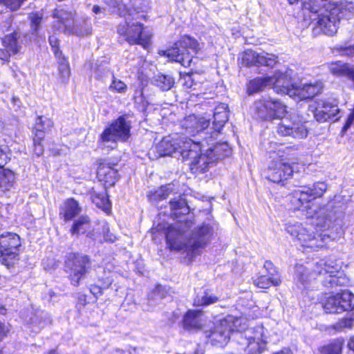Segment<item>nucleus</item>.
Listing matches in <instances>:
<instances>
[{
	"label": "nucleus",
	"instance_id": "13d9d810",
	"mask_svg": "<svg viewBox=\"0 0 354 354\" xmlns=\"http://www.w3.org/2000/svg\"><path fill=\"white\" fill-rule=\"evenodd\" d=\"M263 267L268 271V274L272 276H279L276 268L270 261H265Z\"/></svg>",
	"mask_w": 354,
	"mask_h": 354
},
{
	"label": "nucleus",
	"instance_id": "f8f14e48",
	"mask_svg": "<svg viewBox=\"0 0 354 354\" xmlns=\"http://www.w3.org/2000/svg\"><path fill=\"white\" fill-rule=\"evenodd\" d=\"M118 165V161H113L107 158H97L95 160L93 166L95 170V178L105 188L114 186L119 179Z\"/></svg>",
	"mask_w": 354,
	"mask_h": 354
},
{
	"label": "nucleus",
	"instance_id": "338daca9",
	"mask_svg": "<svg viewBox=\"0 0 354 354\" xmlns=\"http://www.w3.org/2000/svg\"><path fill=\"white\" fill-rule=\"evenodd\" d=\"M100 10H101V8L100 7L98 6V5H95L93 7V12L95 13V14H98L100 12Z\"/></svg>",
	"mask_w": 354,
	"mask_h": 354
},
{
	"label": "nucleus",
	"instance_id": "5701e85b",
	"mask_svg": "<svg viewBox=\"0 0 354 354\" xmlns=\"http://www.w3.org/2000/svg\"><path fill=\"white\" fill-rule=\"evenodd\" d=\"M291 96L299 100H311L316 96L321 95L324 88V82L321 80H316L314 82L306 83L302 85L295 84Z\"/></svg>",
	"mask_w": 354,
	"mask_h": 354
},
{
	"label": "nucleus",
	"instance_id": "c756f323",
	"mask_svg": "<svg viewBox=\"0 0 354 354\" xmlns=\"http://www.w3.org/2000/svg\"><path fill=\"white\" fill-rule=\"evenodd\" d=\"M172 192L170 184H165L148 191L147 198L151 203H157L167 199Z\"/></svg>",
	"mask_w": 354,
	"mask_h": 354
},
{
	"label": "nucleus",
	"instance_id": "ddd939ff",
	"mask_svg": "<svg viewBox=\"0 0 354 354\" xmlns=\"http://www.w3.org/2000/svg\"><path fill=\"white\" fill-rule=\"evenodd\" d=\"M256 113L263 121L281 119L287 113V106L280 100L261 97L256 102Z\"/></svg>",
	"mask_w": 354,
	"mask_h": 354
},
{
	"label": "nucleus",
	"instance_id": "49530a36",
	"mask_svg": "<svg viewBox=\"0 0 354 354\" xmlns=\"http://www.w3.org/2000/svg\"><path fill=\"white\" fill-rule=\"evenodd\" d=\"M109 89L116 93H124L127 90V86L122 80L113 77Z\"/></svg>",
	"mask_w": 354,
	"mask_h": 354
},
{
	"label": "nucleus",
	"instance_id": "09e8293b",
	"mask_svg": "<svg viewBox=\"0 0 354 354\" xmlns=\"http://www.w3.org/2000/svg\"><path fill=\"white\" fill-rule=\"evenodd\" d=\"M113 6L117 9V15L122 18L130 15V10L125 4L117 0L113 1Z\"/></svg>",
	"mask_w": 354,
	"mask_h": 354
},
{
	"label": "nucleus",
	"instance_id": "7c9ffc66",
	"mask_svg": "<svg viewBox=\"0 0 354 354\" xmlns=\"http://www.w3.org/2000/svg\"><path fill=\"white\" fill-rule=\"evenodd\" d=\"M92 202L106 214L109 215L111 213V203L109 200L107 192H97L92 190L91 193Z\"/></svg>",
	"mask_w": 354,
	"mask_h": 354
},
{
	"label": "nucleus",
	"instance_id": "6e6552de",
	"mask_svg": "<svg viewBox=\"0 0 354 354\" xmlns=\"http://www.w3.org/2000/svg\"><path fill=\"white\" fill-rule=\"evenodd\" d=\"M267 330L263 326L247 328L243 332L237 330L233 333V339L240 345L245 354H261L268 344Z\"/></svg>",
	"mask_w": 354,
	"mask_h": 354
},
{
	"label": "nucleus",
	"instance_id": "1a4fd4ad",
	"mask_svg": "<svg viewBox=\"0 0 354 354\" xmlns=\"http://www.w3.org/2000/svg\"><path fill=\"white\" fill-rule=\"evenodd\" d=\"M128 115L123 114L112 120L99 135L100 144L126 142L131 138V122Z\"/></svg>",
	"mask_w": 354,
	"mask_h": 354
},
{
	"label": "nucleus",
	"instance_id": "2f4dec72",
	"mask_svg": "<svg viewBox=\"0 0 354 354\" xmlns=\"http://www.w3.org/2000/svg\"><path fill=\"white\" fill-rule=\"evenodd\" d=\"M271 77L268 76L257 77L250 80L246 84V93L251 95L259 93L264 89V88L270 85Z\"/></svg>",
	"mask_w": 354,
	"mask_h": 354
},
{
	"label": "nucleus",
	"instance_id": "5fc2aeb1",
	"mask_svg": "<svg viewBox=\"0 0 354 354\" xmlns=\"http://www.w3.org/2000/svg\"><path fill=\"white\" fill-rule=\"evenodd\" d=\"M12 55H13L8 48L5 47L0 48V60L3 63H9Z\"/></svg>",
	"mask_w": 354,
	"mask_h": 354
},
{
	"label": "nucleus",
	"instance_id": "2eb2a0df",
	"mask_svg": "<svg viewBox=\"0 0 354 354\" xmlns=\"http://www.w3.org/2000/svg\"><path fill=\"white\" fill-rule=\"evenodd\" d=\"M54 126L51 118L44 115H37L32 127V152L37 157H39L44 152V141L46 133Z\"/></svg>",
	"mask_w": 354,
	"mask_h": 354
},
{
	"label": "nucleus",
	"instance_id": "3c124183",
	"mask_svg": "<svg viewBox=\"0 0 354 354\" xmlns=\"http://www.w3.org/2000/svg\"><path fill=\"white\" fill-rule=\"evenodd\" d=\"M257 66H270L275 63L274 58L268 56V55H262L259 53Z\"/></svg>",
	"mask_w": 354,
	"mask_h": 354
},
{
	"label": "nucleus",
	"instance_id": "473e14b6",
	"mask_svg": "<svg viewBox=\"0 0 354 354\" xmlns=\"http://www.w3.org/2000/svg\"><path fill=\"white\" fill-rule=\"evenodd\" d=\"M15 183V172L8 169L0 168V191L6 192L13 187Z\"/></svg>",
	"mask_w": 354,
	"mask_h": 354
},
{
	"label": "nucleus",
	"instance_id": "a211bd4d",
	"mask_svg": "<svg viewBox=\"0 0 354 354\" xmlns=\"http://www.w3.org/2000/svg\"><path fill=\"white\" fill-rule=\"evenodd\" d=\"M236 322L238 320L236 319ZM234 317L228 316L217 323L212 330L205 332L206 337L213 344L223 346L227 343L231 337H233V333L237 331L234 330Z\"/></svg>",
	"mask_w": 354,
	"mask_h": 354
},
{
	"label": "nucleus",
	"instance_id": "a19ab883",
	"mask_svg": "<svg viewBox=\"0 0 354 354\" xmlns=\"http://www.w3.org/2000/svg\"><path fill=\"white\" fill-rule=\"evenodd\" d=\"M28 19L30 21V34L37 37L41 29L42 15L38 12H32L28 15Z\"/></svg>",
	"mask_w": 354,
	"mask_h": 354
},
{
	"label": "nucleus",
	"instance_id": "9b49d317",
	"mask_svg": "<svg viewBox=\"0 0 354 354\" xmlns=\"http://www.w3.org/2000/svg\"><path fill=\"white\" fill-rule=\"evenodd\" d=\"M301 225H295L287 227L288 232L292 236H295L299 241L304 247L307 248H322L323 245L321 242H324L326 239H328L329 236L326 234L318 232L319 225L316 226L313 223H306L305 227Z\"/></svg>",
	"mask_w": 354,
	"mask_h": 354
},
{
	"label": "nucleus",
	"instance_id": "680f3d73",
	"mask_svg": "<svg viewBox=\"0 0 354 354\" xmlns=\"http://www.w3.org/2000/svg\"><path fill=\"white\" fill-rule=\"evenodd\" d=\"M115 239L116 237L112 234H109V233L107 232V234L104 235L105 241H109L113 243L115 241Z\"/></svg>",
	"mask_w": 354,
	"mask_h": 354
},
{
	"label": "nucleus",
	"instance_id": "c85d7f7f",
	"mask_svg": "<svg viewBox=\"0 0 354 354\" xmlns=\"http://www.w3.org/2000/svg\"><path fill=\"white\" fill-rule=\"evenodd\" d=\"M203 152L200 142L188 140L184 142L180 153L184 160H194Z\"/></svg>",
	"mask_w": 354,
	"mask_h": 354
},
{
	"label": "nucleus",
	"instance_id": "f257e3e1",
	"mask_svg": "<svg viewBox=\"0 0 354 354\" xmlns=\"http://www.w3.org/2000/svg\"><path fill=\"white\" fill-rule=\"evenodd\" d=\"M354 14V3L346 1L306 0L300 8L301 20L305 26L333 36L338 30L340 20Z\"/></svg>",
	"mask_w": 354,
	"mask_h": 354
},
{
	"label": "nucleus",
	"instance_id": "052dcab7",
	"mask_svg": "<svg viewBox=\"0 0 354 354\" xmlns=\"http://www.w3.org/2000/svg\"><path fill=\"white\" fill-rule=\"evenodd\" d=\"M342 326L345 328H352L354 327V319H345L342 321Z\"/></svg>",
	"mask_w": 354,
	"mask_h": 354
},
{
	"label": "nucleus",
	"instance_id": "37998d69",
	"mask_svg": "<svg viewBox=\"0 0 354 354\" xmlns=\"http://www.w3.org/2000/svg\"><path fill=\"white\" fill-rule=\"evenodd\" d=\"M156 83L158 86L160 88L162 91H169L174 85V80L172 77L167 75H159L156 79Z\"/></svg>",
	"mask_w": 354,
	"mask_h": 354
},
{
	"label": "nucleus",
	"instance_id": "c03bdc74",
	"mask_svg": "<svg viewBox=\"0 0 354 354\" xmlns=\"http://www.w3.org/2000/svg\"><path fill=\"white\" fill-rule=\"evenodd\" d=\"M28 0H0V6L10 12L19 10Z\"/></svg>",
	"mask_w": 354,
	"mask_h": 354
},
{
	"label": "nucleus",
	"instance_id": "a18cd8bd",
	"mask_svg": "<svg viewBox=\"0 0 354 354\" xmlns=\"http://www.w3.org/2000/svg\"><path fill=\"white\" fill-rule=\"evenodd\" d=\"M53 17L57 19V21L61 25L66 26V21L71 19V14L64 10H55L53 12Z\"/></svg>",
	"mask_w": 354,
	"mask_h": 354
},
{
	"label": "nucleus",
	"instance_id": "e2e57ef3",
	"mask_svg": "<svg viewBox=\"0 0 354 354\" xmlns=\"http://www.w3.org/2000/svg\"><path fill=\"white\" fill-rule=\"evenodd\" d=\"M169 145V142H164V141H162L160 144V150L162 151L163 152V154L164 155H168L169 153H171L172 151V150H165V149H162V147H164V145Z\"/></svg>",
	"mask_w": 354,
	"mask_h": 354
},
{
	"label": "nucleus",
	"instance_id": "39448f33",
	"mask_svg": "<svg viewBox=\"0 0 354 354\" xmlns=\"http://www.w3.org/2000/svg\"><path fill=\"white\" fill-rule=\"evenodd\" d=\"M201 50L198 40L189 35L184 34L174 42L173 45L159 54L169 60L189 67L196 55Z\"/></svg>",
	"mask_w": 354,
	"mask_h": 354
},
{
	"label": "nucleus",
	"instance_id": "bb28decb",
	"mask_svg": "<svg viewBox=\"0 0 354 354\" xmlns=\"http://www.w3.org/2000/svg\"><path fill=\"white\" fill-rule=\"evenodd\" d=\"M203 313L201 310H189L183 317V327L187 330H198L203 324Z\"/></svg>",
	"mask_w": 354,
	"mask_h": 354
},
{
	"label": "nucleus",
	"instance_id": "a878e982",
	"mask_svg": "<svg viewBox=\"0 0 354 354\" xmlns=\"http://www.w3.org/2000/svg\"><path fill=\"white\" fill-rule=\"evenodd\" d=\"M21 35V31L15 30L12 32L4 35L1 39L3 47L8 48L12 55L19 53L21 49L20 42Z\"/></svg>",
	"mask_w": 354,
	"mask_h": 354
},
{
	"label": "nucleus",
	"instance_id": "393cba45",
	"mask_svg": "<svg viewBox=\"0 0 354 354\" xmlns=\"http://www.w3.org/2000/svg\"><path fill=\"white\" fill-rule=\"evenodd\" d=\"M214 162L211 154L201 153L198 157L189 163V169L192 174H201L207 171L209 165Z\"/></svg>",
	"mask_w": 354,
	"mask_h": 354
},
{
	"label": "nucleus",
	"instance_id": "4d7b16f0",
	"mask_svg": "<svg viewBox=\"0 0 354 354\" xmlns=\"http://www.w3.org/2000/svg\"><path fill=\"white\" fill-rule=\"evenodd\" d=\"M84 223H74L72 227L71 228V232L73 235H78L80 233L84 232V229L83 228V225Z\"/></svg>",
	"mask_w": 354,
	"mask_h": 354
},
{
	"label": "nucleus",
	"instance_id": "423d86ee",
	"mask_svg": "<svg viewBox=\"0 0 354 354\" xmlns=\"http://www.w3.org/2000/svg\"><path fill=\"white\" fill-rule=\"evenodd\" d=\"M146 29L145 24L138 21L120 23L116 27L118 41L149 49L152 45L153 32Z\"/></svg>",
	"mask_w": 354,
	"mask_h": 354
},
{
	"label": "nucleus",
	"instance_id": "7ed1b4c3",
	"mask_svg": "<svg viewBox=\"0 0 354 354\" xmlns=\"http://www.w3.org/2000/svg\"><path fill=\"white\" fill-rule=\"evenodd\" d=\"M266 156L270 160L265 171L266 179L274 183L283 185L292 177L293 165L298 159L297 147L295 145L267 151Z\"/></svg>",
	"mask_w": 354,
	"mask_h": 354
},
{
	"label": "nucleus",
	"instance_id": "6e6d98bb",
	"mask_svg": "<svg viewBox=\"0 0 354 354\" xmlns=\"http://www.w3.org/2000/svg\"><path fill=\"white\" fill-rule=\"evenodd\" d=\"M181 78L184 80L183 85L187 88H192L194 84L192 73H185L181 75Z\"/></svg>",
	"mask_w": 354,
	"mask_h": 354
},
{
	"label": "nucleus",
	"instance_id": "f03ea898",
	"mask_svg": "<svg viewBox=\"0 0 354 354\" xmlns=\"http://www.w3.org/2000/svg\"><path fill=\"white\" fill-rule=\"evenodd\" d=\"M158 223L156 230H165L167 245L170 250L186 252L190 257L198 254L212 240L214 230L203 223Z\"/></svg>",
	"mask_w": 354,
	"mask_h": 354
},
{
	"label": "nucleus",
	"instance_id": "412c9836",
	"mask_svg": "<svg viewBox=\"0 0 354 354\" xmlns=\"http://www.w3.org/2000/svg\"><path fill=\"white\" fill-rule=\"evenodd\" d=\"M82 207L73 197L65 199L59 207V215L64 221H89L86 214H82Z\"/></svg>",
	"mask_w": 354,
	"mask_h": 354
},
{
	"label": "nucleus",
	"instance_id": "72a5a7b5",
	"mask_svg": "<svg viewBox=\"0 0 354 354\" xmlns=\"http://www.w3.org/2000/svg\"><path fill=\"white\" fill-rule=\"evenodd\" d=\"M218 301V297L210 290H205L196 295L194 299V305L196 306H206L214 304Z\"/></svg>",
	"mask_w": 354,
	"mask_h": 354
},
{
	"label": "nucleus",
	"instance_id": "4be33fe9",
	"mask_svg": "<svg viewBox=\"0 0 354 354\" xmlns=\"http://www.w3.org/2000/svg\"><path fill=\"white\" fill-rule=\"evenodd\" d=\"M210 125V120L196 114H189L181 121L180 127L184 133L190 136H195L203 132Z\"/></svg>",
	"mask_w": 354,
	"mask_h": 354
},
{
	"label": "nucleus",
	"instance_id": "ea45409f",
	"mask_svg": "<svg viewBox=\"0 0 354 354\" xmlns=\"http://www.w3.org/2000/svg\"><path fill=\"white\" fill-rule=\"evenodd\" d=\"M259 53L248 49L240 55V64L247 68L257 66Z\"/></svg>",
	"mask_w": 354,
	"mask_h": 354
},
{
	"label": "nucleus",
	"instance_id": "aec40b11",
	"mask_svg": "<svg viewBox=\"0 0 354 354\" xmlns=\"http://www.w3.org/2000/svg\"><path fill=\"white\" fill-rule=\"evenodd\" d=\"M313 117L319 122L339 120V109L337 103L330 99H321L310 106Z\"/></svg>",
	"mask_w": 354,
	"mask_h": 354
},
{
	"label": "nucleus",
	"instance_id": "cd10ccee",
	"mask_svg": "<svg viewBox=\"0 0 354 354\" xmlns=\"http://www.w3.org/2000/svg\"><path fill=\"white\" fill-rule=\"evenodd\" d=\"M328 69L335 77H347L351 80L354 75V66L339 60L331 62L329 64Z\"/></svg>",
	"mask_w": 354,
	"mask_h": 354
},
{
	"label": "nucleus",
	"instance_id": "9d476101",
	"mask_svg": "<svg viewBox=\"0 0 354 354\" xmlns=\"http://www.w3.org/2000/svg\"><path fill=\"white\" fill-rule=\"evenodd\" d=\"M274 127V133L279 138L304 140L309 133L307 121L297 116L282 117Z\"/></svg>",
	"mask_w": 354,
	"mask_h": 354
},
{
	"label": "nucleus",
	"instance_id": "4c0bfd02",
	"mask_svg": "<svg viewBox=\"0 0 354 354\" xmlns=\"http://www.w3.org/2000/svg\"><path fill=\"white\" fill-rule=\"evenodd\" d=\"M55 58L57 59L59 78L62 82H67L71 75L68 57L62 54L60 56H55Z\"/></svg>",
	"mask_w": 354,
	"mask_h": 354
},
{
	"label": "nucleus",
	"instance_id": "b1692460",
	"mask_svg": "<svg viewBox=\"0 0 354 354\" xmlns=\"http://www.w3.org/2000/svg\"><path fill=\"white\" fill-rule=\"evenodd\" d=\"M271 77L270 84L277 93H283L291 96V92L295 84L292 83V78L286 73L279 71H275Z\"/></svg>",
	"mask_w": 354,
	"mask_h": 354
},
{
	"label": "nucleus",
	"instance_id": "c9c22d12",
	"mask_svg": "<svg viewBox=\"0 0 354 354\" xmlns=\"http://www.w3.org/2000/svg\"><path fill=\"white\" fill-rule=\"evenodd\" d=\"M281 282L279 276L261 275L254 279V285L259 288H268L271 286H277Z\"/></svg>",
	"mask_w": 354,
	"mask_h": 354
},
{
	"label": "nucleus",
	"instance_id": "4468645a",
	"mask_svg": "<svg viewBox=\"0 0 354 354\" xmlns=\"http://www.w3.org/2000/svg\"><path fill=\"white\" fill-rule=\"evenodd\" d=\"M321 304L326 313H342L354 309V295L348 290H343L326 297Z\"/></svg>",
	"mask_w": 354,
	"mask_h": 354
},
{
	"label": "nucleus",
	"instance_id": "0e129e2a",
	"mask_svg": "<svg viewBox=\"0 0 354 354\" xmlns=\"http://www.w3.org/2000/svg\"><path fill=\"white\" fill-rule=\"evenodd\" d=\"M274 354H292V352L289 348H285Z\"/></svg>",
	"mask_w": 354,
	"mask_h": 354
},
{
	"label": "nucleus",
	"instance_id": "20e7f679",
	"mask_svg": "<svg viewBox=\"0 0 354 354\" xmlns=\"http://www.w3.org/2000/svg\"><path fill=\"white\" fill-rule=\"evenodd\" d=\"M342 274L338 266H333L321 260L313 268L297 264L295 267L294 280L299 288H302L310 280L319 277L324 286L333 288L341 286L346 282L345 278L340 276Z\"/></svg>",
	"mask_w": 354,
	"mask_h": 354
},
{
	"label": "nucleus",
	"instance_id": "6ab92c4d",
	"mask_svg": "<svg viewBox=\"0 0 354 354\" xmlns=\"http://www.w3.org/2000/svg\"><path fill=\"white\" fill-rule=\"evenodd\" d=\"M69 269V276L71 283L78 286L80 280L89 272L91 268L90 259L86 255L71 254L66 261Z\"/></svg>",
	"mask_w": 354,
	"mask_h": 354
},
{
	"label": "nucleus",
	"instance_id": "de8ad7c7",
	"mask_svg": "<svg viewBox=\"0 0 354 354\" xmlns=\"http://www.w3.org/2000/svg\"><path fill=\"white\" fill-rule=\"evenodd\" d=\"M10 151L8 146L0 145V168H3L10 161Z\"/></svg>",
	"mask_w": 354,
	"mask_h": 354
},
{
	"label": "nucleus",
	"instance_id": "f704fd0d",
	"mask_svg": "<svg viewBox=\"0 0 354 354\" xmlns=\"http://www.w3.org/2000/svg\"><path fill=\"white\" fill-rule=\"evenodd\" d=\"M228 120V114L225 109L218 111L216 109L213 115V132L220 133L225 123Z\"/></svg>",
	"mask_w": 354,
	"mask_h": 354
},
{
	"label": "nucleus",
	"instance_id": "58836bf2",
	"mask_svg": "<svg viewBox=\"0 0 354 354\" xmlns=\"http://www.w3.org/2000/svg\"><path fill=\"white\" fill-rule=\"evenodd\" d=\"M344 340L335 339L318 348L319 354H342Z\"/></svg>",
	"mask_w": 354,
	"mask_h": 354
},
{
	"label": "nucleus",
	"instance_id": "0eeeda50",
	"mask_svg": "<svg viewBox=\"0 0 354 354\" xmlns=\"http://www.w3.org/2000/svg\"><path fill=\"white\" fill-rule=\"evenodd\" d=\"M328 189L326 183L318 181L311 186H304L303 189L294 190L288 196V209L290 212L308 211L310 203L323 196Z\"/></svg>",
	"mask_w": 354,
	"mask_h": 354
},
{
	"label": "nucleus",
	"instance_id": "dca6fc26",
	"mask_svg": "<svg viewBox=\"0 0 354 354\" xmlns=\"http://www.w3.org/2000/svg\"><path fill=\"white\" fill-rule=\"evenodd\" d=\"M169 205V207H160L158 209L157 216L160 221H167L169 219L175 221H182L181 218L190 212L187 201L182 196L171 199Z\"/></svg>",
	"mask_w": 354,
	"mask_h": 354
},
{
	"label": "nucleus",
	"instance_id": "8fccbe9b",
	"mask_svg": "<svg viewBox=\"0 0 354 354\" xmlns=\"http://www.w3.org/2000/svg\"><path fill=\"white\" fill-rule=\"evenodd\" d=\"M48 42L51 46L53 54L55 56H60L62 55V51L59 48V39L54 35L48 37Z\"/></svg>",
	"mask_w": 354,
	"mask_h": 354
},
{
	"label": "nucleus",
	"instance_id": "e433bc0d",
	"mask_svg": "<svg viewBox=\"0 0 354 354\" xmlns=\"http://www.w3.org/2000/svg\"><path fill=\"white\" fill-rule=\"evenodd\" d=\"M232 153V149L227 142L216 143L213 148L209 149V154L214 160H221Z\"/></svg>",
	"mask_w": 354,
	"mask_h": 354
},
{
	"label": "nucleus",
	"instance_id": "f3484780",
	"mask_svg": "<svg viewBox=\"0 0 354 354\" xmlns=\"http://www.w3.org/2000/svg\"><path fill=\"white\" fill-rule=\"evenodd\" d=\"M21 240L18 234L6 232L0 235V261L6 266L14 263L19 254Z\"/></svg>",
	"mask_w": 354,
	"mask_h": 354
},
{
	"label": "nucleus",
	"instance_id": "864d4df0",
	"mask_svg": "<svg viewBox=\"0 0 354 354\" xmlns=\"http://www.w3.org/2000/svg\"><path fill=\"white\" fill-rule=\"evenodd\" d=\"M337 51L341 55L351 57L354 56V44L351 46H339L337 47Z\"/></svg>",
	"mask_w": 354,
	"mask_h": 354
},
{
	"label": "nucleus",
	"instance_id": "774afa93",
	"mask_svg": "<svg viewBox=\"0 0 354 354\" xmlns=\"http://www.w3.org/2000/svg\"><path fill=\"white\" fill-rule=\"evenodd\" d=\"M48 354H59L56 350H51L48 352Z\"/></svg>",
	"mask_w": 354,
	"mask_h": 354
},
{
	"label": "nucleus",
	"instance_id": "69168bd1",
	"mask_svg": "<svg viewBox=\"0 0 354 354\" xmlns=\"http://www.w3.org/2000/svg\"><path fill=\"white\" fill-rule=\"evenodd\" d=\"M348 347L350 350L354 351V337L350 339L348 343Z\"/></svg>",
	"mask_w": 354,
	"mask_h": 354
},
{
	"label": "nucleus",
	"instance_id": "79ce46f5",
	"mask_svg": "<svg viewBox=\"0 0 354 354\" xmlns=\"http://www.w3.org/2000/svg\"><path fill=\"white\" fill-rule=\"evenodd\" d=\"M92 26L85 20L82 23L74 25L71 29V32L77 37H82L91 35Z\"/></svg>",
	"mask_w": 354,
	"mask_h": 354
},
{
	"label": "nucleus",
	"instance_id": "603ef678",
	"mask_svg": "<svg viewBox=\"0 0 354 354\" xmlns=\"http://www.w3.org/2000/svg\"><path fill=\"white\" fill-rule=\"evenodd\" d=\"M165 289L162 286H157L156 289L152 292L151 299H149V302H151V304L152 305L153 300H159L162 299L165 297Z\"/></svg>",
	"mask_w": 354,
	"mask_h": 354
},
{
	"label": "nucleus",
	"instance_id": "bf43d9fd",
	"mask_svg": "<svg viewBox=\"0 0 354 354\" xmlns=\"http://www.w3.org/2000/svg\"><path fill=\"white\" fill-rule=\"evenodd\" d=\"M7 332H8L7 326L3 323L0 322V342L6 337ZM0 354H2V349H1V346H0Z\"/></svg>",
	"mask_w": 354,
	"mask_h": 354
}]
</instances>
